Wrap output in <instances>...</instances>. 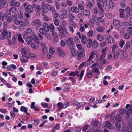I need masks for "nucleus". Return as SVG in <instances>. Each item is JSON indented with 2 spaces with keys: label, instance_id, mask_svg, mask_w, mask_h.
<instances>
[{
  "label": "nucleus",
  "instance_id": "f257e3e1",
  "mask_svg": "<svg viewBox=\"0 0 132 132\" xmlns=\"http://www.w3.org/2000/svg\"><path fill=\"white\" fill-rule=\"evenodd\" d=\"M11 36V33L8 31L6 29H4L1 31L0 30V39L4 40L6 38V39H8Z\"/></svg>",
  "mask_w": 132,
  "mask_h": 132
},
{
  "label": "nucleus",
  "instance_id": "f03ea898",
  "mask_svg": "<svg viewBox=\"0 0 132 132\" xmlns=\"http://www.w3.org/2000/svg\"><path fill=\"white\" fill-rule=\"evenodd\" d=\"M84 72V71L83 70H82L80 74V78L79 79V80H81L82 79L83 76ZM69 74L70 76L73 77H74L75 76H76L78 77L80 76V75L78 74V72L77 71H75L74 72L69 73Z\"/></svg>",
  "mask_w": 132,
  "mask_h": 132
},
{
  "label": "nucleus",
  "instance_id": "7ed1b4c3",
  "mask_svg": "<svg viewBox=\"0 0 132 132\" xmlns=\"http://www.w3.org/2000/svg\"><path fill=\"white\" fill-rule=\"evenodd\" d=\"M96 56V58H95L96 61H97L98 59V55H99L95 53L94 51H92L91 52V54L90 55L89 58L87 61H92V62H93L92 61V59L94 58L95 57V55Z\"/></svg>",
  "mask_w": 132,
  "mask_h": 132
},
{
  "label": "nucleus",
  "instance_id": "20e7f679",
  "mask_svg": "<svg viewBox=\"0 0 132 132\" xmlns=\"http://www.w3.org/2000/svg\"><path fill=\"white\" fill-rule=\"evenodd\" d=\"M32 25L36 28H38L41 26L40 21L38 19L34 20L31 22Z\"/></svg>",
  "mask_w": 132,
  "mask_h": 132
},
{
  "label": "nucleus",
  "instance_id": "39448f33",
  "mask_svg": "<svg viewBox=\"0 0 132 132\" xmlns=\"http://www.w3.org/2000/svg\"><path fill=\"white\" fill-rule=\"evenodd\" d=\"M34 7L31 5H29L25 8V10L28 13H32L34 12Z\"/></svg>",
  "mask_w": 132,
  "mask_h": 132
},
{
  "label": "nucleus",
  "instance_id": "423d86ee",
  "mask_svg": "<svg viewBox=\"0 0 132 132\" xmlns=\"http://www.w3.org/2000/svg\"><path fill=\"white\" fill-rule=\"evenodd\" d=\"M77 48L80 50V53L82 57L84 56V54H85V51L84 48L82 47L81 44H78L76 45Z\"/></svg>",
  "mask_w": 132,
  "mask_h": 132
},
{
  "label": "nucleus",
  "instance_id": "0eeeda50",
  "mask_svg": "<svg viewBox=\"0 0 132 132\" xmlns=\"http://www.w3.org/2000/svg\"><path fill=\"white\" fill-rule=\"evenodd\" d=\"M57 29L59 33H61L64 32L66 34L68 33V31L66 28H63L62 26L61 25H59L57 27Z\"/></svg>",
  "mask_w": 132,
  "mask_h": 132
},
{
  "label": "nucleus",
  "instance_id": "6e6552de",
  "mask_svg": "<svg viewBox=\"0 0 132 132\" xmlns=\"http://www.w3.org/2000/svg\"><path fill=\"white\" fill-rule=\"evenodd\" d=\"M127 24L126 22H123L119 25L118 27V29L119 30H123L125 29L127 27Z\"/></svg>",
  "mask_w": 132,
  "mask_h": 132
},
{
  "label": "nucleus",
  "instance_id": "1a4fd4ad",
  "mask_svg": "<svg viewBox=\"0 0 132 132\" xmlns=\"http://www.w3.org/2000/svg\"><path fill=\"white\" fill-rule=\"evenodd\" d=\"M16 0H11L10 2V4L11 6L19 7L20 5V3L18 1H16Z\"/></svg>",
  "mask_w": 132,
  "mask_h": 132
},
{
  "label": "nucleus",
  "instance_id": "9d476101",
  "mask_svg": "<svg viewBox=\"0 0 132 132\" xmlns=\"http://www.w3.org/2000/svg\"><path fill=\"white\" fill-rule=\"evenodd\" d=\"M8 5L6 0H1L0 1V9L3 7H6Z\"/></svg>",
  "mask_w": 132,
  "mask_h": 132
},
{
  "label": "nucleus",
  "instance_id": "9b49d317",
  "mask_svg": "<svg viewBox=\"0 0 132 132\" xmlns=\"http://www.w3.org/2000/svg\"><path fill=\"white\" fill-rule=\"evenodd\" d=\"M106 40L108 39V42L110 43H113L114 42V40L113 37L111 36L107 35H105L104 36Z\"/></svg>",
  "mask_w": 132,
  "mask_h": 132
},
{
  "label": "nucleus",
  "instance_id": "f8f14e48",
  "mask_svg": "<svg viewBox=\"0 0 132 132\" xmlns=\"http://www.w3.org/2000/svg\"><path fill=\"white\" fill-rule=\"evenodd\" d=\"M88 3L87 6L89 8L93 7L95 4V2L94 0H87Z\"/></svg>",
  "mask_w": 132,
  "mask_h": 132
},
{
  "label": "nucleus",
  "instance_id": "ddd939ff",
  "mask_svg": "<svg viewBox=\"0 0 132 132\" xmlns=\"http://www.w3.org/2000/svg\"><path fill=\"white\" fill-rule=\"evenodd\" d=\"M49 30V29H47L44 27L41 28L39 29V31L40 32L42 35H44L46 33L48 32Z\"/></svg>",
  "mask_w": 132,
  "mask_h": 132
},
{
  "label": "nucleus",
  "instance_id": "4468645a",
  "mask_svg": "<svg viewBox=\"0 0 132 132\" xmlns=\"http://www.w3.org/2000/svg\"><path fill=\"white\" fill-rule=\"evenodd\" d=\"M65 43L67 45H71L72 47H73L74 42L73 39L71 38H67L65 41Z\"/></svg>",
  "mask_w": 132,
  "mask_h": 132
},
{
  "label": "nucleus",
  "instance_id": "2eb2a0df",
  "mask_svg": "<svg viewBox=\"0 0 132 132\" xmlns=\"http://www.w3.org/2000/svg\"><path fill=\"white\" fill-rule=\"evenodd\" d=\"M47 7L48 10L52 12V13L56 11L55 7L51 6L48 4H47Z\"/></svg>",
  "mask_w": 132,
  "mask_h": 132
},
{
  "label": "nucleus",
  "instance_id": "dca6fc26",
  "mask_svg": "<svg viewBox=\"0 0 132 132\" xmlns=\"http://www.w3.org/2000/svg\"><path fill=\"white\" fill-rule=\"evenodd\" d=\"M71 11L73 13H78L79 12V10L78 7L75 6H72L71 8Z\"/></svg>",
  "mask_w": 132,
  "mask_h": 132
},
{
  "label": "nucleus",
  "instance_id": "f3484780",
  "mask_svg": "<svg viewBox=\"0 0 132 132\" xmlns=\"http://www.w3.org/2000/svg\"><path fill=\"white\" fill-rule=\"evenodd\" d=\"M52 34L54 39V42L56 43L58 42V36L57 33L54 32H52Z\"/></svg>",
  "mask_w": 132,
  "mask_h": 132
},
{
  "label": "nucleus",
  "instance_id": "a211bd4d",
  "mask_svg": "<svg viewBox=\"0 0 132 132\" xmlns=\"http://www.w3.org/2000/svg\"><path fill=\"white\" fill-rule=\"evenodd\" d=\"M69 105V103L68 102H65L64 103L62 106L60 107L58 109V110L59 111H61L60 109H61L65 108L68 106Z\"/></svg>",
  "mask_w": 132,
  "mask_h": 132
},
{
  "label": "nucleus",
  "instance_id": "6ab92c4d",
  "mask_svg": "<svg viewBox=\"0 0 132 132\" xmlns=\"http://www.w3.org/2000/svg\"><path fill=\"white\" fill-rule=\"evenodd\" d=\"M130 8L129 6L127 7L125 9V11L127 12V15H132V10H130Z\"/></svg>",
  "mask_w": 132,
  "mask_h": 132
},
{
  "label": "nucleus",
  "instance_id": "aec40b11",
  "mask_svg": "<svg viewBox=\"0 0 132 132\" xmlns=\"http://www.w3.org/2000/svg\"><path fill=\"white\" fill-rule=\"evenodd\" d=\"M92 41L91 39H87V46L89 48H90L92 46Z\"/></svg>",
  "mask_w": 132,
  "mask_h": 132
},
{
  "label": "nucleus",
  "instance_id": "412c9836",
  "mask_svg": "<svg viewBox=\"0 0 132 132\" xmlns=\"http://www.w3.org/2000/svg\"><path fill=\"white\" fill-rule=\"evenodd\" d=\"M107 0H104V2H103V8L105 10L107 11H109V7L108 6V4L107 3Z\"/></svg>",
  "mask_w": 132,
  "mask_h": 132
},
{
  "label": "nucleus",
  "instance_id": "4be33fe9",
  "mask_svg": "<svg viewBox=\"0 0 132 132\" xmlns=\"http://www.w3.org/2000/svg\"><path fill=\"white\" fill-rule=\"evenodd\" d=\"M105 126L109 129H112L113 128L109 121H107L105 122Z\"/></svg>",
  "mask_w": 132,
  "mask_h": 132
},
{
  "label": "nucleus",
  "instance_id": "5701e85b",
  "mask_svg": "<svg viewBox=\"0 0 132 132\" xmlns=\"http://www.w3.org/2000/svg\"><path fill=\"white\" fill-rule=\"evenodd\" d=\"M68 16V18L69 19V22H71V21H73L75 19V16L72 14H69Z\"/></svg>",
  "mask_w": 132,
  "mask_h": 132
},
{
  "label": "nucleus",
  "instance_id": "b1692460",
  "mask_svg": "<svg viewBox=\"0 0 132 132\" xmlns=\"http://www.w3.org/2000/svg\"><path fill=\"white\" fill-rule=\"evenodd\" d=\"M58 51L59 55L61 57L64 56L65 55V54L64 52L61 49L58 48Z\"/></svg>",
  "mask_w": 132,
  "mask_h": 132
},
{
  "label": "nucleus",
  "instance_id": "393cba45",
  "mask_svg": "<svg viewBox=\"0 0 132 132\" xmlns=\"http://www.w3.org/2000/svg\"><path fill=\"white\" fill-rule=\"evenodd\" d=\"M28 57L24 55L22 56L20 60L23 63H25L27 62L28 61Z\"/></svg>",
  "mask_w": 132,
  "mask_h": 132
},
{
  "label": "nucleus",
  "instance_id": "a878e982",
  "mask_svg": "<svg viewBox=\"0 0 132 132\" xmlns=\"http://www.w3.org/2000/svg\"><path fill=\"white\" fill-rule=\"evenodd\" d=\"M124 10L123 9H120L119 10V12L120 13V16L122 18H123L125 16V15L124 13Z\"/></svg>",
  "mask_w": 132,
  "mask_h": 132
},
{
  "label": "nucleus",
  "instance_id": "bb28decb",
  "mask_svg": "<svg viewBox=\"0 0 132 132\" xmlns=\"http://www.w3.org/2000/svg\"><path fill=\"white\" fill-rule=\"evenodd\" d=\"M33 38L31 36H30L27 38L26 40V42L28 44H29L30 43L32 42L33 40Z\"/></svg>",
  "mask_w": 132,
  "mask_h": 132
},
{
  "label": "nucleus",
  "instance_id": "cd10ccee",
  "mask_svg": "<svg viewBox=\"0 0 132 132\" xmlns=\"http://www.w3.org/2000/svg\"><path fill=\"white\" fill-rule=\"evenodd\" d=\"M16 39L15 37H13L11 41V40L9 39L8 41V43L10 45L14 44L16 41Z\"/></svg>",
  "mask_w": 132,
  "mask_h": 132
},
{
  "label": "nucleus",
  "instance_id": "c85d7f7f",
  "mask_svg": "<svg viewBox=\"0 0 132 132\" xmlns=\"http://www.w3.org/2000/svg\"><path fill=\"white\" fill-rule=\"evenodd\" d=\"M113 25L114 26H119L120 24V21L117 20H113Z\"/></svg>",
  "mask_w": 132,
  "mask_h": 132
},
{
  "label": "nucleus",
  "instance_id": "c756f323",
  "mask_svg": "<svg viewBox=\"0 0 132 132\" xmlns=\"http://www.w3.org/2000/svg\"><path fill=\"white\" fill-rule=\"evenodd\" d=\"M116 119L117 122H121L122 120V118L119 114L116 115Z\"/></svg>",
  "mask_w": 132,
  "mask_h": 132
},
{
  "label": "nucleus",
  "instance_id": "7c9ffc66",
  "mask_svg": "<svg viewBox=\"0 0 132 132\" xmlns=\"http://www.w3.org/2000/svg\"><path fill=\"white\" fill-rule=\"evenodd\" d=\"M97 38L100 41H103L104 39V37L101 34H98L97 36Z\"/></svg>",
  "mask_w": 132,
  "mask_h": 132
},
{
  "label": "nucleus",
  "instance_id": "2f4dec72",
  "mask_svg": "<svg viewBox=\"0 0 132 132\" xmlns=\"http://www.w3.org/2000/svg\"><path fill=\"white\" fill-rule=\"evenodd\" d=\"M130 114H132V105L130 106V109H128L126 111V114L128 116H129Z\"/></svg>",
  "mask_w": 132,
  "mask_h": 132
},
{
  "label": "nucleus",
  "instance_id": "473e14b6",
  "mask_svg": "<svg viewBox=\"0 0 132 132\" xmlns=\"http://www.w3.org/2000/svg\"><path fill=\"white\" fill-rule=\"evenodd\" d=\"M15 9L14 7H12L11 8H9L8 9L7 11V12L8 15H10L11 13V12H13V10Z\"/></svg>",
  "mask_w": 132,
  "mask_h": 132
},
{
  "label": "nucleus",
  "instance_id": "72a5a7b5",
  "mask_svg": "<svg viewBox=\"0 0 132 132\" xmlns=\"http://www.w3.org/2000/svg\"><path fill=\"white\" fill-rule=\"evenodd\" d=\"M128 129L127 127H124L122 130L120 129L118 130L117 131V132H128Z\"/></svg>",
  "mask_w": 132,
  "mask_h": 132
},
{
  "label": "nucleus",
  "instance_id": "f704fd0d",
  "mask_svg": "<svg viewBox=\"0 0 132 132\" xmlns=\"http://www.w3.org/2000/svg\"><path fill=\"white\" fill-rule=\"evenodd\" d=\"M81 42L84 44H85L86 42V37L85 35L84 34L82 35V38H81Z\"/></svg>",
  "mask_w": 132,
  "mask_h": 132
},
{
  "label": "nucleus",
  "instance_id": "c9c22d12",
  "mask_svg": "<svg viewBox=\"0 0 132 132\" xmlns=\"http://www.w3.org/2000/svg\"><path fill=\"white\" fill-rule=\"evenodd\" d=\"M118 47V46L115 44L113 45L111 51V53L112 54H114L116 52V48L117 47Z\"/></svg>",
  "mask_w": 132,
  "mask_h": 132
},
{
  "label": "nucleus",
  "instance_id": "e433bc0d",
  "mask_svg": "<svg viewBox=\"0 0 132 132\" xmlns=\"http://www.w3.org/2000/svg\"><path fill=\"white\" fill-rule=\"evenodd\" d=\"M42 46L43 52L44 53H46L47 52V50L46 47L44 43H43L42 44Z\"/></svg>",
  "mask_w": 132,
  "mask_h": 132
},
{
  "label": "nucleus",
  "instance_id": "4c0bfd02",
  "mask_svg": "<svg viewBox=\"0 0 132 132\" xmlns=\"http://www.w3.org/2000/svg\"><path fill=\"white\" fill-rule=\"evenodd\" d=\"M49 28H50V31L51 32H54V31L55 28V27L53 24H51L49 27Z\"/></svg>",
  "mask_w": 132,
  "mask_h": 132
},
{
  "label": "nucleus",
  "instance_id": "58836bf2",
  "mask_svg": "<svg viewBox=\"0 0 132 132\" xmlns=\"http://www.w3.org/2000/svg\"><path fill=\"white\" fill-rule=\"evenodd\" d=\"M83 14L85 16H89L90 14V12L89 10H85L83 11Z\"/></svg>",
  "mask_w": 132,
  "mask_h": 132
},
{
  "label": "nucleus",
  "instance_id": "ea45409f",
  "mask_svg": "<svg viewBox=\"0 0 132 132\" xmlns=\"http://www.w3.org/2000/svg\"><path fill=\"white\" fill-rule=\"evenodd\" d=\"M6 20L7 22L10 23L11 21L13 20L12 16H7L6 17Z\"/></svg>",
  "mask_w": 132,
  "mask_h": 132
},
{
  "label": "nucleus",
  "instance_id": "a19ab883",
  "mask_svg": "<svg viewBox=\"0 0 132 132\" xmlns=\"http://www.w3.org/2000/svg\"><path fill=\"white\" fill-rule=\"evenodd\" d=\"M97 5L98 7L100 9L101 11L103 12H104V9H103V6L101 4V3H100L99 2H97Z\"/></svg>",
  "mask_w": 132,
  "mask_h": 132
},
{
  "label": "nucleus",
  "instance_id": "79ce46f5",
  "mask_svg": "<svg viewBox=\"0 0 132 132\" xmlns=\"http://www.w3.org/2000/svg\"><path fill=\"white\" fill-rule=\"evenodd\" d=\"M109 4L110 7L113 9L114 7V4L112 0H110L109 2Z\"/></svg>",
  "mask_w": 132,
  "mask_h": 132
},
{
  "label": "nucleus",
  "instance_id": "37998d69",
  "mask_svg": "<svg viewBox=\"0 0 132 132\" xmlns=\"http://www.w3.org/2000/svg\"><path fill=\"white\" fill-rule=\"evenodd\" d=\"M28 108L26 107H25L23 106H21L20 108V110L22 112H24L25 113H26L27 112Z\"/></svg>",
  "mask_w": 132,
  "mask_h": 132
},
{
  "label": "nucleus",
  "instance_id": "c03bdc74",
  "mask_svg": "<svg viewBox=\"0 0 132 132\" xmlns=\"http://www.w3.org/2000/svg\"><path fill=\"white\" fill-rule=\"evenodd\" d=\"M98 44L97 41L96 40H94L93 41V44L92 46L94 48H96L98 46Z\"/></svg>",
  "mask_w": 132,
  "mask_h": 132
},
{
  "label": "nucleus",
  "instance_id": "a18cd8bd",
  "mask_svg": "<svg viewBox=\"0 0 132 132\" xmlns=\"http://www.w3.org/2000/svg\"><path fill=\"white\" fill-rule=\"evenodd\" d=\"M4 20V18L3 13L2 12H0V20L3 21Z\"/></svg>",
  "mask_w": 132,
  "mask_h": 132
},
{
  "label": "nucleus",
  "instance_id": "49530a36",
  "mask_svg": "<svg viewBox=\"0 0 132 132\" xmlns=\"http://www.w3.org/2000/svg\"><path fill=\"white\" fill-rule=\"evenodd\" d=\"M53 15V17L54 18H56L58 17L59 15V14L57 13L56 11L52 13Z\"/></svg>",
  "mask_w": 132,
  "mask_h": 132
},
{
  "label": "nucleus",
  "instance_id": "de8ad7c7",
  "mask_svg": "<svg viewBox=\"0 0 132 132\" xmlns=\"http://www.w3.org/2000/svg\"><path fill=\"white\" fill-rule=\"evenodd\" d=\"M123 37L125 39H129L130 38V36L129 34L126 33L124 35Z\"/></svg>",
  "mask_w": 132,
  "mask_h": 132
},
{
  "label": "nucleus",
  "instance_id": "09e8293b",
  "mask_svg": "<svg viewBox=\"0 0 132 132\" xmlns=\"http://www.w3.org/2000/svg\"><path fill=\"white\" fill-rule=\"evenodd\" d=\"M126 111V110L125 109H121L119 111V113L122 115L125 114Z\"/></svg>",
  "mask_w": 132,
  "mask_h": 132
},
{
  "label": "nucleus",
  "instance_id": "8fccbe9b",
  "mask_svg": "<svg viewBox=\"0 0 132 132\" xmlns=\"http://www.w3.org/2000/svg\"><path fill=\"white\" fill-rule=\"evenodd\" d=\"M106 54H103L101 55L99 57V61H101L102 60L106 57Z\"/></svg>",
  "mask_w": 132,
  "mask_h": 132
},
{
  "label": "nucleus",
  "instance_id": "3c124183",
  "mask_svg": "<svg viewBox=\"0 0 132 132\" xmlns=\"http://www.w3.org/2000/svg\"><path fill=\"white\" fill-rule=\"evenodd\" d=\"M125 44V42L122 40H120L119 42V44L120 47L122 48L123 47Z\"/></svg>",
  "mask_w": 132,
  "mask_h": 132
},
{
  "label": "nucleus",
  "instance_id": "603ef678",
  "mask_svg": "<svg viewBox=\"0 0 132 132\" xmlns=\"http://www.w3.org/2000/svg\"><path fill=\"white\" fill-rule=\"evenodd\" d=\"M22 34L23 38L24 39H27L28 36V35L27 33L25 32H23Z\"/></svg>",
  "mask_w": 132,
  "mask_h": 132
},
{
  "label": "nucleus",
  "instance_id": "864d4df0",
  "mask_svg": "<svg viewBox=\"0 0 132 132\" xmlns=\"http://www.w3.org/2000/svg\"><path fill=\"white\" fill-rule=\"evenodd\" d=\"M93 35V31L92 30H90L87 34L88 36L90 37H92Z\"/></svg>",
  "mask_w": 132,
  "mask_h": 132
},
{
  "label": "nucleus",
  "instance_id": "5fc2aeb1",
  "mask_svg": "<svg viewBox=\"0 0 132 132\" xmlns=\"http://www.w3.org/2000/svg\"><path fill=\"white\" fill-rule=\"evenodd\" d=\"M18 39L19 41L21 42L24 43V41L22 38L21 35L19 34L18 36Z\"/></svg>",
  "mask_w": 132,
  "mask_h": 132
},
{
  "label": "nucleus",
  "instance_id": "6e6d98bb",
  "mask_svg": "<svg viewBox=\"0 0 132 132\" xmlns=\"http://www.w3.org/2000/svg\"><path fill=\"white\" fill-rule=\"evenodd\" d=\"M130 43L129 42L126 43L124 46L123 50L124 51H126L128 48V47L129 46Z\"/></svg>",
  "mask_w": 132,
  "mask_h": 132
},
{
  "label": "nucleus",
  "instance_id": "4d7b16f0",
  "mask_svg": "<svg viewBox=\"0 0 132 132\" xmlns=\"http://www.w3.org/2000/svg\"><path fill=\"white\" fill-rule=\"evenodd\" d=\"M13 21L14 23L16 25H18L19 24V21L17 18H16L15 19H13Z\"/></svg>",
  "mask_w": 132,
  "mask_h": 132
},
{
  "label": "nucleus",
  "instance_id": "13d9d810",
  "mask_svg": "<svg viewBox=\"0 0 132 132\" xmlns=\"http://www.w3.org/2000/svg\"><path fill=\"white\" fill-rule=\"evenodd\" d=\"M44 35H45L46 38L48 40H50L51 38V35L49 33L45 34Z\"/></svg>",
  "mask_w": 132,
  "mask_h": 132
},
{
  "label": "nucleus",
  "instance_id": "bf43d9fd",
  "mask_svg": "<svg viewBox=\"0 0 132 132\" xmlns=\"http://www.w3.org/2000/svg\"><path fill=\"white\" fill-rule=\"evenodd\" d=\"M66 14H62L60 15L59 16V18L61 19H65L67 17Z\"/></svg>",
  "mask_w": 132,
  "mask_h": 132
},
{
  "label": "nucleus",
  "instance_id": "052dcab7",
  "mask_svg": "<svg viewBox=\"0 0 132 132\" xmlns=\"http://www.w3.org/2000/svg\"><path fill=\"white\" fill-rule=\"evenodd\" d=\"M18 17L20 19H22L24 17V14L22 12H20L18 15Z\"/></svg>",
  "mask_w": 132,
  "mask_h": 132
},
{
  "label": "nucleus",
  "instance_id": "680f3d73",
  "mask_svg": "<svg viewBox=\"0 0 132 132\" xmlns=\"http://www.w3.org/2000/svg\"><path fill=\"white\" fill-rule=\"evenodd\" d=\"M92 71L93 72L97 73L98 72V74H100V72L99 71L98 69L97 68H95L93 69Z\"/></svg>",
  "mask_w": 132,
  "mask_h": 132
},
{
  "label": "nucleus",
  "instance_id": "e2e57ef3",
  "mask_svg": "<svg viewBox=\"0 0 132 132\" xmlns=\"http://www.w3.org/2000/svg\"><path fill=\"white\" fill-rule=\"evenodd\" d=\"M60 11L63 14H67V10L63 8H61Z\"/></svg>",
  "mask_w": 132,
  "mask_h": 132
},
{
  "label": "nucleus",
  "instance_id": "0e129e2a",
  "mask_svg": "<svg viewBox=\"0 0 132 132\" xmlns=\"http://www.w3.org/2000/svg\"><path fill=\"white\" fill-rule=\"evenodd\" d=\"M113 54V57L114 58V60H117V59L118 57V55L117 52H115L114 54Z\"/></svg>",
  "mask_w": 132,
  "mask_h": 132
},
{
  "label": "nucleus",
  "instance_id": "69168bd1",
  "mask_svg": "<svg viewBox=\"0 0 132 132\" xmlns=\"http://www.w3.org/2000/svg\"><path fill=\"white\" fill-rule=\"evenodd\" d=\"M97 30L98 31L100 32H102L103 30V27L101 26L98 27L97 28Z\"/></svg>",
  "mask_w": 132,
  "mask_h": 132
},
{
  "label": "nucleus",
  "instance_id": "338daca9",
  "mask_svg": "<svg viewBox=\"0 0 132 132\" xmlns=\"http://www.w3.org/2000/svg\"><path fill=\"white\" fill-rule=\"evenodd\" d=\"M117 122L116 124V126L115 127V128L118 130L120 129V124Z\"/></svg>",
  "mask_w": 132,
  "mask_h": 132
},
{
  "label": "nucleus",
  "instance_id": "774afa93",
  "mask_svg": "<svg viewBox=\"0 0 132 132\" xmlns=\"http://www.w3.org/2000/svg\"><path fill=\"white\" fill-rule=\"evenodd\" d=\"M127 31V32L130 34L132 35V27H128Z\"/></svg>",
  "mask_w": 132,
  "mask_h": 132
}]
</instances>
